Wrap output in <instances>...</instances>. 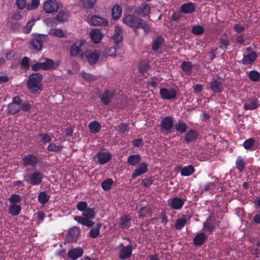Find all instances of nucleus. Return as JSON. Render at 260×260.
I'll return each instance as SVG.
<instances>
[{
    "label": "nucleus",
    "instance_id": "obj_1",
    "mask_svg": "<svg viewBox=\"0 0 260 260\" xmlns=\"http://www.w3.org/2000/svg\"><path fill=\"white\" fill-rule=\"evenodd\" d=\"M122 22L134 30L142 28L146 34L149 33L150 31L149 24L146 21L134 14H125L122 19Z\"/></svg>",
    "mask_w": 260,
    "mask_h": 260
},
{
    "label": "nucleus",
    "instance_id": "obj_2",
    "mask_svg": "<svg viewBox=\"0 0 260 260\" xmlns=\"http://www.w3.org/2000/svg\"><path fill=\"white\" fill-rule=\"evenodd\" d=\"M43 75L40 73L31 74L27 81V87L34 93H39L42 90V85L41 84Z\"/></svg>",
    "mask_w": 260,
    "mask_h": 260
},
{
    "label": "nucleus",
    "instance_id": "obj_3",
    "mask_svg": "<svg viewBox=\"0 0 260 260\" xmlns=\"http://www.w3.org/2000/svg\"><path fill=\"white\" fill-rule=\"evenodd\" d=\"M84 217L80 216H75L74 219L78 223L85 225L87 227H92L94 222L91 220L95 217V213L93 209L87 208L82 212Z\"/></svg>",
    "mask_w": 260,
    "mask_h": 260
},
{
    "label": "nucleus",
    "instance_id": "obj_4",
    "mask_svg": "<svg viewBox=\"0 0 260 260\" xmlns=\"http://www.w3.org/2000/svg\"><path fill=\"white\" fill-rule=\"evenodd\" d=\"M86 43L84 40H79L75 41L70 47V54L71 57H78L80 60H84V52L82 49V47Z\"/></svg>",
    "mask_w": 260,
    "mask_h": 260
},
{
    "label": "nucleus",
    "instance_id": "obj_5",
    "mask_svg": "<svg viewBox=\"0 0 260 260\" xmlns=\"http://www.w3.org/2000/svg\"><path fill=\"white\" fill-rule=\"evenodd\" d=\"M24 181L31 185H39L43 181V174L38 171H34L23 176Z\"/></svg>",
    "mask_w": 260,
    "mask_h": 260
},
{
    "label": "nucleus",
    "instance_id": "obj_6",
    "mask_svg": "<svg viewBox=\"0 0 260 260\" xmlns=\"http://www.w3.org/2000/svg\"><path fill=\"white\" fill-rule=\"evenodd\" d=\"M47 36L43 34H38L34 36V38L29 42L32 49L40 51L42 49L43 44L47 41Z\"/></svg>",
    "mask_w": 260,
    "mask_h": 260
},
{
    "label": "nucleus",
    "instance_id": "obj_7",
    "mask_svg": "<svg viewBox=\"0 0 260 260\" xmlns=\"http://www.w3.org/2000/svg\"><path fill=\"white\" fill-rule=\"evenodd\" d=\"M116 95L115 91L112 89H107L101 93L98 98L104 105H108Z\"/></svg>",
    "mask_w": 260,
    "mask_h": 260
},
{
    "label": "nucleus",
    "instance_id": "obj_8",
    "mask_svg": "<svg viewBox=\"0 0 260 260\" xmlns=\"http://www.w3.org/2000/svg\"><path fill=\"white\" fill-rule=\"evenodd\" d=\"M173 126L174 121L171 116L165 117L160 121V127L162 132L165 131L167 133H171Z\"/></svg>",
    "mask_w": 260,
    "mask_h": 260
},
{
    "label": "nucleus",
    "instance_id": "obj_9",
    "mask_svg": "<svg viewBox=\"0 0 260 260\" xmlns=\"http://www.w3.org/2000/svg\"><path fill=\"white\" fill-rule=\"evenodd\" d=\"M85 58L90 65H93L96 63L99 58V52L95 50H86L84 53V58Z\"/></svg>",
    "mask_w": 260,
    "mask_h": 260
},
{
    "label": "nucleus",
    "instance_id": "obj_10",
    "mask_svg": "<svg viewBox=\"0 0 260 260\" xmlns=\"http://www.w3.org/2000/svg\"><path fill=\"white\" fill-rule=\"evenodd\" d=\"M58 8V3L55 0H47L43 5V10L47 13H52L56 12Z\"/></svg>",
    "mask_w": 260,
    "mask_h": 260
},
{
    "label": "nucleus",
    "instance_id": "obj_11",
    "mask_svg": "<svg viewBox=\"0 0 260 260\" xmlns=\"http://www.w3.org/2000/svg\"><path fill=\"white\" fill-rule=\"evenodd\" d=\"M38 162V157L34 154H27L22 158V163L25 167L30 166L35 168L37 165Z\"/></svg>",
    "mask_w": 260,
    "mask_h": 260
},
{
    "label": "nucleus",
    "instance_id": "obj_12",
    "mask_svg": "<svg viewBox=\"0 0 260 260\" xmlns=\"http://www.w3.org/2000/svg\"><path fill=\"white\" fill-rule=\"evenodd\" d=\"M186 201V198L175 197L171 200L169 206L174 210H180L182 208Z\"/></svg>",
    "mask_w": 260,
    "mask_h": 260
},
{
    "label": "nucleus",
    "instance_id": "obj_13",
    "mask_svg": "<svg viewBox=\"0 0 260 260\" xmlns=\"http://www.w3.org/2000/svg\"><path fill=\"white\" fill-rule=\"evenodd\" d=\"M159 94L162 99L169 100L176 98L177 91L174 88H161L159 90Z\"/></svg>",
    "mask_w": 260,
    "mask_h": 260
},
{
    "label": "nucleus",
    "instance_id": "obj_14",
    "mask_svg": "<svg viewBox=\"0 0 260 260\" xmlns=\"http://www.w3.org/2000/svg\"><path fill=\"white\" fill-rule=\"evenodd\" d=\"M79 236V230L78 228L74 226L71 228L66 236V240L69 243L75 242Z\"/></svg>",
    "mask_w": 260,
    "mask_h": 260
},
{
    "label": "nucleus",
    "instance_id": "obj_15",
    "mask_svg": "<svg viewBox=\"0 0 260 260\" xmlns=\"http://www.w3.org/2000/svg\"><path fill=\"white\" fill-rule=\"evenodd\" d=\"M150 7L146 4H141V6L136 7L134 10L135 14L142 17L148 16L150 13Z\"/></svg>",
    "mask_w": 260,
    "mask_h": 260
},
{
    "label": "nucleus",
    "instance_id": "obj_16",
    "mask_svg": "<svg viewBox=\"0 0 260 260\" xmlns=\"http://www.w3.org/2000/svg\"><path fill=\"white\" fill-rule=\"evenodd\" d=\"M122 248L120 250L119 253V257L122 259H126L131 256L132 253V246L131 245H128L126 246H124L121 244Z\"/></svg>",
    "mask_w": 260,
    "mask_h": 260
},
{
    "label": "nucleus",
    "instance_id": "obj_17",
    "mask_svg": "<svg viewBox=\"0 0 260 260\" xmlns=\"http://www.w3.org/2000/svg\"><path fill=\"white\" fill-rule=\"evenodd\" d=\"M177 170L178 172H180L181 176L185 177L190 176L195 171L194 168L192 165L184 167L178 166Z\"/></svg>",
    "mask_w": 260,
    "mask_h": 260
},
{
    "label": "nucleus",
    "instance_id": "obj_18",
    "mask_svg": "<svg viewBox=\"0 0 260 260\" xmlns=\"http://www.w3.org/2000/svg\"><path fill=\"white\" fill-rule=\"evenodd\" d=\"M148 171V165L146 162L141 163L138 167L135 170L132 174L133 179L145 174Z\"/></svg>",
    "mask_w": 260,
    "mask_h": 260
},
{
    "label": "nucleus",
    "instance_id": "obj_19",
    "mask_svg": "<svg viewBox=\"0 0 260 260\" xmlns=\"http://www.w3.org/2000/svg\"><path fill=\"white\" fill-rule=\"evenodd\" d=\"M89 24L93 26L102 25L105 26L108 25V21L103 18L97 15H93L90 18Z\"/></svg>",
    "mask_w": 260,
    "mask_h": 260
},
{
    "label": "nucleus",
    "instance_id": "obj_20",
    "mask_svg": "<svg viewBox=\"0 0 260 260\" xmlns=\"http://www.w3.org/2000/svg\"><path fill=\"white\" fill-rule=\"evenodd\" d=\"M114 44L120 45L123 40L122 29L120 26H116L114 34L112 37Z\"/></svg>",
    "mask_w": 260,
    "mask_h": 260
},
{
    "label": "nucleus",
    "instance_id": "obj_21",
    "mask_svg": "<svg viewBox=\"0 0 260 260\" xmlns=\"http://www.w3.org/2000/svg\"><path fill=\"white\" fill-rule=\"evenodd\" d=\"M83 251L81 248H75L71 249L68 252V256L72 260H76L83 255Z\"/></svg>",
    "mask_w": 260,
    "mask_h": 260
},
{
    "label": "nucleus",
    "instance_id": "obj_22",
    "mask_svg": "<svg viewBox=\"0 0 260 260\" xmlns=\"http://www.w3.org/2000/svg\"><path fill=\"white\" fill-rule=\"evenodd\" d=\"M257 58V54L252 51L243 57L242 60L243 64H250L255 61Z\"/></svg>",
    "mask_w": 260,
    "mask_h": 260
},
{
    "label": "nucleus",
    "instance_id": "obj_23",
    "mask_svg": "<svg viewBox=\"0 0 260 260\" xmlns=\"http://www.w3.org/2000/svg\"><path fill=\"white\" fill-rule=\"evenodd\" d=\"M180 12L183 14H190L196 11V6L193 3H184L180 7Z\"/></svg>",
    "mask_w": 260,
    "mask_h": 260
},
{
    "label": "nucleus",
    "instance_id": "obj_24",
    "mask_svg": "<svg viewBox=\"0 0 260 260\" xmlns=\"http://www.w3.org/2000/svg\"><path fill=\"white\" fill-rule=\"evenodd\" d=\"M107 53L109 56H115L123 54L124 50L120 45L114 44V47L110 48Z\"/></svg>",
    "mask_w": 260,
    "mask_h": 260
},
{
    "label": "nucleus",
    "instance_id": "obj_25",
    "mask_svg": "<svg viewBox=\"0 0 260 260\" xmlns=\"http://www.w3.org/2000/svg\"><path fill=\"white\" fill-rule=\"evenodd\" d=\"M199 133L194 129L189 130L185 134L184 137V141L186 143L194 141L198 139Z\"/></svg>",
    "mask_w": 260,
    "mask_h": 260
},
{
    "label": "nucleus",
    "instance_id": "obj_26",
    "mask_svg": "<svg viewBox=\"0 0 260 260\" xmlns=\"http://www.w3.org/2000/svg\"><path fill=\"white\" fill-rule=\"evenodd\" d=\"M43 70L47 71L52 69H56L58 66V63H55L54 61L49 58H45V61L42 62Z\"/></svg>",
    "mask_w": 260,
    "mask_h": 260
},
{
    "label": "nucleus",
    "instance_id": "obj_27",
    "mask_svg": "<svg viewBox=\"0 0 260 260\" xmlns=\"http://www.w3.org/2000/svg\"><path fill=\"white\" fill-rule=\"evenodd\" d=\"M96 156L98 162L101 165L105 164L111 159V155L108 152H99Z\"/></svg>",
    "mask_w": 260,
    "mask_h": 260
},
{
    "label": "nucleus",
    "instance_id": "obj_28",
    "mask_svg": "<svg viewBox=\"0 0 260 260\" xmlns=\"http://www.w3.org/2000/svg\"><path fill=\"white\" fill-rule=\"evenodd\" d=\"M90 36L93 43H99L102 40V35L99 29H93L90 32Z\"/></svg>",
    "mask_w": 260,
    "mask_h": 260
},
{
    "label": "nucleus",
    "instance_id": "obj_29",
    "mask_svg": "<svg viewBox=\"0 0 260 260\" xmlns=\"http://www.w3.org/2000/svg\"><path fill=\"white\" fill-rule=\"evenodd\" d=\"M218 182V179L215 178L214 181L213 182H208L206 183L202 190H201V192L203 193L204 192H208L209 193H211L212 191L216 187V183Z\"/></svg>",
    "mask_w": 260,
    "mask_h": 260
},
{
    "label": "nucleus",
    "instance_id": "obj_30",
    "mask_svg": "<svg viewBox=\"0 0 260 260\" xmlns=\"http://www.w3.org/2000/svg\"><path fill=\"white\" fill-rule=\"evenodd\" d=\"M101 124L96 121H91L88 124L89 130L91 134L99 133L101 131Z\"/></svg>",
    "mask_w": 260,
    "mask_h": 260
},
{
    "label": "nucleus",
    "instance_id": "obj_31",
    "mask_svg": "<svg viewBox=\"0 0 260 260\" xmlns=\"http://www.w3.org/2000/svg\"><path fill=\"white\" fill-rule=\"evenodd\" d=\"M207 239L206 235L203 233L197 234L193 239V243L196 246H200Z\"/></svg>",
    "mask_w": 260,
    "mask_h": 260
},
{
    "label": "nucleus",
    "instance_id": "obj_32",
    "mask_svg": "<svg viewBox=\"0 0 260 260\" xmlns=\"http://www.w3.org/2000/svg\"><path fill=\"white\" fill-rule=\"evenodd\" d=\"M141 158L139 154H131L127 157V162L131 166H136L140 161Z\"/></svg>",
    "mask_w": 260,
    "mask_h": 260
},
{
    "label": "nucleus",
    "instance_id": "obj_33",
    "mask_svg": "<svg viewBox=\"0 0 260 260\" xmlns=\"http://www.w3.org/2000/svg\"><path fill=\"white\" fill-rule=\"evenodd\" d=\"M69 12L66 10H62L59 12L56 15V19L58 21H67L69 18Z\"/></svg>",
    "mask_w": 260,
    "mask_h": 260
},
{
    "label": "nucleus",
    "instance_id": "obj_34",
    "mask_svg": "<svg viewBox=\"0 0 260 260\" xmlns=\"http://www.w3.org/2000/svg\"><path fill=\"white\" fill-rule=\"evenodd\" d=\"M256 99H252L249 101V103H246L244 105V109L245 110H253L258 107L259 104L257 103Z\"/></svg>",
    "mask_w": 260,
    "mask_h": 260
},
{
    "label": "nucleus",
    "instance_id": "obj_35",
    "mask_svg": "<svg viewBox=\"0 0 260 260\" xmlns=\"http://www.w3.org/2000/svg\"><path fill=\"white\" fill-rule=\"evenodd\" d=\"M223 88L222 83L217 80H214L211 84V89L215 93H219L222 91Z\"/></svg>",
    "mask_w": 260,
    "mask_h": 260
},
{
    "label": "nucleus",
    "instance_id": "obj_36",
    "mask_svg": "<svg viewBox=\"0 0 260 260\" xmlns=\"http://www.w3.org/2000/svg\"><path fill=\"white\" fill-rule=\"evenodd\" d=\"M235 165L236 169L239 172H242L245 167V161L243 158L241 156H238L236 160Z\"/></svg>",
    "mask_w": 260,
    "mask_h": 260
},
{
    "label": "nucleus",
    "instance_id": "obj_37",
    "mask_svg": "<svg viewBox=\"0 0 260 260\" xmlns=\"http://www.w3.org/2000/svg\"><path fill=\"white\" fill-rule=\"evenodd\" d=\"M138 213V216L141 218H144L145 217L147 214H148L149 217H151L152 216V208L150 207H142L139 210Z\"/></svg>",
    "mask_w": 260,
    "mask_h": 260
},
{
    "label": "nucleus",
    "instance_id": "obj_38",
    "mask_svg": "<svg viewBox=\"0 0 260 260\" xmlns=\"http://www.w3.org/2000/svg\"><path fill=\"white\" fill-rule=\"evenodd\" d=\"M192 67L191 62L184 61L181 64V69L186 75H189L191 72Z\"/></svg>",
    "mask_w": 260,
    "mask_h": 260
},
{
    "label": "nucleus",
    "instance_id": "obj_39",
    "mask_svg": "<svg viewBox=\"0 0 260 260\" xmlns=\"http://www.w3.org/2000/svg\"><path fill=\"white\" fill-rule=\"evenodd\" d=\"M21 207L17 204H12L9 207V212L12 216L18 215L21 212Z\"/></svg>",
    "mask_w": 260,
    "mask_h": 260
},
{
    "label": "nucleus",
    "instance_id": "obj_40",
    "mask_svg": "<svg viewBox=\"0 0 260 260\" xmlns=\"http://www.w3.org/2000/svg\"><path fill=\"white\" fill-rule=\"evenodd\" d=\"M164 42V38L161 36H158L153 42L152 49L154 51H157L162 45Z\"/></svg>",
    "mask_w": 260,
    "mask_h": 260
},
{
    "label": "nucleus",
    "instance_id": "obj_41",
    "mask_svg": "<svg viewBox=\"0 0 260 260\" xmlns=\"http://www.w3.org/2000/svg\"><path fill=\"white\" fill-rule=\"evenodd\" d=\"M122 9L121 7L115 5L113 7L112 10V16L113 19L117 20L121 16Z\"/></svg>",
    "mask_w": 260,
    "mask_h": 260
},
{
    "label": "nucleus",
    "instance_id": "obj_42",
    "mask_svg": "<svg viewBox=\"0 0 260 260\" xmlns=\"http://www.w3.org/2000/svg\"><path fill=\"white\" fill-rule=\"evenodd\" d=\"M101 227V224L98 223L95 226L91 228L89 233V236L92 238H97L100 235V229Z\"/></svg>",
    "mask_w": 260,
    "mask_h": 260
},
{
    "label": "nucleus",
    "instance_id": "obj_43",
    "mask_svg": "<svg viewBox=\"0 0 260 260\" xmlns=\"http://www.w3.org/2000/svg\"><path fill=\"white\" fill-rule=\"evenodd\" d=\"M129 218L126 215H123L120 218V222L118 224L119 228L123 229L129 226Z\"/></svg>",
    "mask_w": 260,
    "mask_h": 260
},
{
    "label": "nucleus",
    "instance_id": "obj_44",
    "mask_svg": "<svg viewBox=\"0 0 260 260\" xmlns=\"http://www.w3.org/2000/svg\"><path fill=\"white\" fill-rule=\"evenodd\" d=\"M49 199L50 196L47 194L45 191H42L40 192L38 197V202L42 205H44L47 203Z\"/></svg>",
    "mask_w": 260,
    "mask_h": 260
},
{
    "label": "nucleus",
    "instance_id": "obj_45",
    "mask_svg": "<svg viewBox=\"0 0 260 260\" xmlns=\"http://www.w3.org/2000/svg\"><path fill=\"white\" fill-rule=\"evenodd\" d=\"M175 128L176 132L180 134H183L187 131L188 126L185 123L179 121L178 123L175 125Z\"/></svg>",
    "mask_w": 260,
    "mask_h": 260
},
{
    "label": "nucleus",
    "instance_id": "obj_46",
    "mask_svg": "<svg viewBox=\"0 0 260 260\" xmlns=\"http://www.w3.org/2000/svg\"><path fill=\"white\" fill-rule=\"evenodd\" d=\"M20 110V107L19 105L14 104V103H10L8 106V112L15 114L17 113Z\"/></svg>",
    "mask_w": 260,
    "mask_h": 260
},
{
    "label": "nucleus",
    "instance_id": "obj_47",
    "mask_svg": "<svg viewBox=\"0 0 260 260\" xmlns=\"http://www.w3.org/2000/svg\"><path fill=\"white\" fill-rule=\"evenodd\" d=\"M187 220L185 218H178L176 220L175 223V228L176 230H181L186 224Z\"/></svg>",
    "mask_w": 260,
    "mask_h": 260
},
{
    "label": "nucleus",
    "instance_id": "obj_48",
    "mask_svg": "<svg viewBox=\"0 0 260 260\" xmlns=\"http://www.w3.org/2000/svg\"><path fill=\"white\" fill-rule=\"evenodd\" d=\"M113 183V180L111 178H108L102 182L101 187L103 190L107 191L111 188Z\"/></svg>",
    "mask_w": 260,
    "mask_h": 260
},
{
    "label": "nucleus",
    "instance_id": "obj_49",
    "mask_svg": "<svg viewBox=\"0 0 260 260\" xmlns=\"http://www.w3.org/2000/svg\"><path fill=\"white\" fill-rule=\"evenodd\" d=\"M248 77L253 82H257L260 80V74L255 70L250 71Z\"/></svg>",
    "mask_w": 260,
    "mask_h": 260
},
{
    "label": "nucleus",
    "instance_id": "obj_50",
    "mask_svg": "<svg viewBox=\"0 0 260 260\" xmlns=\"http://www.w3.org/2000/svg\"><path fill=\"white\" fill-rule=\"evenodd\" d=\"M50 34L59 38H64L66 37L64 33L61 29L59 28H54L51 29L50 31Z\"/></svg>",
    "mask_w": 260,
    "mask_h": 260
},
{
    "label": "nucleus",
    "instance_id": "obj_51",
    "mask_svg": "<svg viewBox=\"0 0 260 260\" xmlns=\"http://www.w3.org/2000/svg\"><path fill=\"white\" fill-rule=\"evenodd\" d=\"M47 148L49 151L58 152L62 150L63 147L61 145L57 146L55 144L52 143L48 145Z\"/></svg>",
    "mask_w": 260,
    "mask_h": 260
},
{
    "label": "nucleus",
    "instance_id": "obj_52",
    "mask_svg": "<svg viewBox=\"0 0 260 260\" xmlns=\"http://www.w3.org/2000/svg\"><path fill=\"white\" fill-rule=\"evenodd\" d=\"M219 42L221 45L220 46V48L223 46L224 49H226L229 45V41L227 38L226 35L224 33L219 38Z\"/></svg>",
    "mask_w": 260,
    "mask_h": 260
},
{
    "label": "nucleus",
    "instance_id": "obj_53",
    "mask_svg": "<svg viewBox=\"0 0 260 260\" xmlns=\"http://www.w3.org/2000/svg\"><path fill=\"white\" fill-rule=\"evenodd\" d=\"M255 140L253 138H250L246 140L243 143V146L245 149H250L254 144Z\"/></svg>",
    "mask_w": 260,
    "mask_h": 260
},
{
    "label": "nucleus",
    "instance_id": "obj_54",
    "mask_svg": "<svg viewBox=\"0 0 260 260\" xmlns=\"http://www.w3.org/2000/svg\"><path fill=\"white\" fill-rule=\"evenodd\" d=\"M40 5V0H32L30 4L26 5V8L28 10H34L36 9Z\"/></svg>",
    "mask_w": 260,
    "mask_h": 260
},
{
    "label": "nucleus",
    "instance_id": "obj_55",
    "mask_svg": "<svg viewBox=\"0 0 260 260\" xmlns=\"http://www.w3.org/2000/svg\"><path fill=\"white\" fill-rule=\"evenodd\" d=\"M39 138L40 141L44 144L50 142L52 140L51 137L47 134H40L39 135Z\"/></svg>",
    "mask_w": 260,
    "mask_h": 260
},
{
    "label": "nucleus",
    "instance_id": "obj_56",
    "mask_svg": "<svg viewBox=\"0 0 260 260\" xmlns=\"http://www.w3.org/2000/svg\"><path fill=\"white\" fill-rule=\"evenodd\" d=\"M191 31L196 35H200L204 32V29L201 25H194L192 27Z\"/></svg>",
    "mask_w": 260,
    "mask_h": 260
},
{
    "label": "nucleus",
    "instance_id": "obj_57",
    "mask_svg": "<svg viewBox=\"0 0 260 260\" xmlns=\"http://www.w3.org/2000/svg\"><path fill=\"white\" fill-rule=\"evenodd\" d=\"M9 201L12 204H16L21 201V197L19 194H12L9 199Z\"/></svg>",
    "mask_w": 260,
    "mask_h": 260
},
{
    "label": "nucleus",
    "instance_id": "obj_58",
    "mask_svg": "<svg viewBox=\"0 0 260 260\" xmlns=\"http://www.w3.org/2000/svg\"><path fill=\"white\" fill-rule=\"evenodd\" d=\"M204 228L209 232L213 233L216 231V226L211 224L210 222L205 221L204 223Z\"/></svg>",
    "mask_w": 260,
    "mask_h": 260
},
{
    "label": "nucleus",
    "instance_id": "obj_59",
    "mask_svg": "<svg viewBox=\"0 0 260 260\" xmlns=\"http://www.w3.org/2000/svg\"><path fill=\"white\" fill-rule=\"evenodd\" d=\"M96 0H81L83 5L86 9H91L94 6Z\"/></svg>",
    "mask_w": 260,
    "mask_h": 260
},
{
    "label": "nucleus",
    "instance_id": "obj_60",
    "mask_svg": "<svg viewBox=\"0 0 260 260\" xmlns=\"http://www.w3.org/2000/svg\"><path fill=\"white\" fill-rule=\"evenodd\" d=\"M128 130V124L125 123H121L117 127V131L121 134H124Z\"/></svg>",
    "mask_w": 260,
    "mask_h": 260
},
{
    "label": "nucleus",
    "instance_id": "obj_61",
    "mask_svg": "<svg viewBox=\"0 0 260 260\" xmlns=\"http://www.w3.org/2000/svg\"><path fill=\"white\" fill-rule=\"evenodd\" d=\"M76 208L78 210L83 212L88 208L87 203L85 201L79 202L77 204Z\"/></svg>",
    "mask_w": 260,
    "mask_h": 260
},
{
    "label": "nucleus",
    "instance_id": "obj_62",
    "mask_svg": "<svg viewBox=\"0 0 260 260\" xmlns=\"http://www.w3.org/2000/svg\"><path fill=\"white\" fill-rule=\"evenodd\" d=\"M81 76L87 81H91L95 79L94 76L92 75L84 72L81 73Z\"/></svg>",
    "mask_w": 260,
    "mask_h": 260
},
{
    "label": "nucleus",
    "instance_id": "obj_63",
    "mask_svg": "<svg viewBox=\"0 0 260 260\" xmlns=\"http://www.w3.org/2000/svg\"><path fill=\"white\" fill-rule=\"evenodd\" d=\"M153 178L152 177H149L148 178H145L143 181H142V184L145 187H148L149 186H150L153 182Z\"/></svg>",
    "mask_w": 260,
    "mask_h": 260
},
{
    "label": "nucleus",
    "instance_id": "obj_64",
    "mask_svg": "<svg viewBox=\"0 0 260 260\" xmlns=\"http://www.w3.org/2000/svg\"><path fill=\"white\" fill-rule=\"evenodd\" d=\"M35 22L33 21H29L26 26L23 27V31L25 34L30 32L31 29V27L34 25Z\"/></svg>",
    "mask_w": 260,
    "mask_h": 260
}]
</instances>
